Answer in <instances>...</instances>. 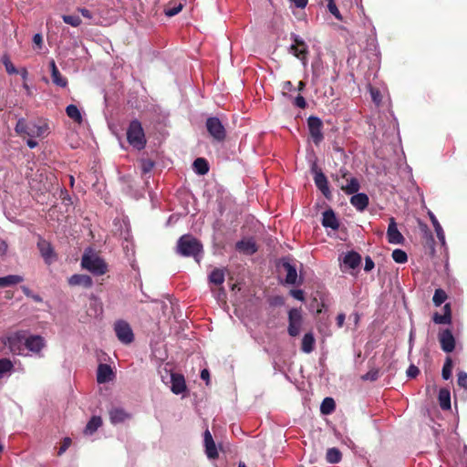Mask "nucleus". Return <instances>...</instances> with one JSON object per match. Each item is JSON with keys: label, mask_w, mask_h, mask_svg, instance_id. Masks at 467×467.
Here are the masks:
<instances>
[{"label": "nucleus", "mask_w": 467, "mask_h": 467, "mask_svg": "<svg viewBox=\"0 0 467 467\" xmlns=\"http://www.w3.org/2000/svg\"><path fill=\"white\" fill-rule=\"evenodd\" d=\"M360 262H361V255L359 254H358V252H355V251L348 252L343 259V263L346 265H348L349 267H351V269H355V267H358L359 265Z\"/></svg>", "instance_id": "nucleus-29"}, {"label": "nucleus", "mask_w": 467, "mask_h": 467, "mask_svg": "<svg viewBox=\"0 0 467 467\" xmlns=\"http://www.w3.org/2000/svg\"><path fill=\"white\" fill-rule=\"evenodd\" d=\"M327 461L331 463H336L341 461L342 454L338 448H328L326 455Z\"/></svg>", "instance_id": "nucleus-36"}, {"label": "nucleus", "mask_w": 467, "mask_h": 467, "mask_svg": "<svg viewBox=\"0 0 467 467\" xmlns=\"http://www.w3.org/2000/svg\"><path fill=\"white\" fill-rule=\"evenodd\" d=\"M290 39L293 41L289 48L290 53L306 65L307 62V55L309 54L306 41L295 33L290 34Z\"/></svg>", "instance_id": "nucleus-6"}, {"label": "nucleus", "mask_w": 467, "mask_h": 467, "mask_svg": "<svg viewBox=\"0 0 467 467\" xmlns=\"http://www.w3.org/2000/svg\"><path fill=\"white\" fill-rule=\"evenodd\" d=\"M102 424V419L99 416H92L89 421L88 422L84 432L86 434H92L94 431H98L99 426Z\"/></svg>", "instance_id": "nucleus-35"}, {"label": "nucleus", "mask_w": 467, "mask_h": 467, "mask_svg": "<svg viewBox=\"0 0 467 467\" xmlns=\"http://www.w3.org/2000/svg\"><path fill=\"white\" fill-rule=\"evenodd\" d=\"M193 170L199 174L209 172V162L204 158H197L193 161Z\"/></svg>", "instance_id": "nucleus-33"}, {"label": "nucleus", "mask_w": 467, "mask_h": 467, "mask_svg": "<svg viewBox=\"0 0 467 467\" xmlns=\"http://www.w3.org/2000/svg\"><path fill=\"white\" fill-rule=\"evenodd\" d=\"M458 386L467 390V373L464 371L458 372Z\"/></svg>", "instance_id": "nucleus-48"}, {"label": "nucleus", "mask_w": 467, "mask_h": 467, "mask_svg": "<svg viewBox=\"0 0 467 467\" xmlns=\"http://www.w3.org/2000/svg\"><path fill=\"white\" fill-rule=\"evenodd\" d=\"M66 112L69 119H73L76 123L81 124L83 122V116L76 105H67L66 108Z\"/></svg>", "instance_id": "nucleus-30"}, {"label": "nucleus", "mask_w": 467, "mask_h": 467, "mask_svg": "<svg viewBox=\"0 0 467 467\" xmlns=\"http://www.w3.org/2000/svg\"><path fill=\"white\" fill-rule=\"evenodd\" d=\"M204 443H205V453L210 459H216L219 453L216 450V444L213 439V436L209 430L204 431Z\"/></svg>", "instance_id": "nucleus-18"}, {"label": "nucleus", "mask_w": 467, "mask_h": 467, "mask_svg": "<svg viewBox=\"0 0 467 467\" xmlns=\"http://www.w3.org/2000/svg\"><path fill=\"white\" fill-rule=\"evenodd\" d=\"M430 218L432 223V226L436 232V236L440 239V241L444 242L445 235H444V232H443V229H442L440 222H438V220L434 214H431Z\"/></svg>", "instance_id": "nucleus-37"}, {"label": "nucleus", "mask_w": 467, "mask_h": 467, "mask_svg": "<svg viewBox=\"0 0 467 467\" xmlns=\"http://www.w3.org/2000/svg\"><path fill=\"white\" fill-rule=\"evenodd\" d=\"M205 127L209 134L215 141H223L227 137V130L219 118L211 116L205 121Z\"/></svg>", "instance_id": "nucleus-5"}, {"label": "nucleus", "mask_w": 467, "mask_h": 467, "mask_svg": "<svg viewBox=\"0 0 467 467\" xmlns=\"http://www.w3.org/2000/svg\"><path fill=\"white\" fill-rule=\"evenodd\" d=\"M440 406L442 410L451 409V392L448 389H441L439 393Z\"/></svg>", "instance_id": "nucleus-34"}, {"label": "nucleus", "mask_w": 467, "mask_h": 467, "mask_svg": "<svg viewBox=\"0 0 467 467\" xmlns=\"http://www.w3.org/2000/svg\"><path fill=\"white\" fill-rule=\"evenodd\" d=\"M111 374H113V371L109 365L99 364L97 370L98 382L106 383V381L110 380Z\"/></svg>", "instance_id": "nucleus-25"}, {"label": "nucleus", "mask_w": 467, "mask_h": 467, "mask_svg": "<svg viewBox=\"0 0 467 467\" xmlns=\"http://www.w3.org/2000/svg\"><path fill=\"white\" fill-rule=\"evenodd\" d=\"M350 203L359 212H363L369 204V198L366 193L357 192L351 195Z\"/></svg>", "instance_id": "nucleus-21"}, {"label": "nucleus", "mask_w": 467, "mask_h": 467, "mask_svg": "<svg viewBox=\"0 0 467 467\" xmlns=\"http://www.w3.org/2000/svg\"><path fill=\"white\" fill-rule=\"evenodd\" d=\"M71 443H72V440L70 439V437H65L62 441V444L60 445V447L58 449V455H62L63 452L67 451V449L70 447Z\"/></svg>", "instance_id": "nucleus-49"}, {"label": "nucleus", "mask_w": 467, "mask_h": 467, "mask_svg": "<svg viewBox=\"0 0 467 467\" xmlns=\"http://www.w3.org/2000/svg\"><path fill=\"white\" fill-rule=\"evenodd\" d=\"M322 224L325 227H330V229L337 230L339 226V222L337 218V215L332 209H327L323 213L322 216Z\"/></svg>", "instance_id": "nucleus-22"}, {"label": "nucleus", "mask_w": 467, "mask_h": 467, "mask_svg": "<svg viewBox=\"0 0 467 467\" xmlns=\"http://www.w3.org/2000/svg\"><path fill=\"white\" fill-rule=\"evenodd\" d=\"M127 140L128 143L138 150H142V149L146 147L147 140L145 130L139 119H132L131 122H130L127 129Z\"/></svg>", "instance_id": "nucleus-1"}, {"label": "nucleus", "mask_w": 467, "mask_h": 467, "mask_svg": "<svg viewBox=\"0 0 467 467\" xmlns=\"http://www.w3.org/2000/svg\"><path fill=\"white\" fill-rule=\"evenodd\" d=\"M23 280V276L17 275L0 276V287L12 286V285L22 283Z\"/></svg>", "instance_id": "nucleus-31"}, {"label": "nucleus", "mask_w": 467, "mask_h": 467, "mask_svg": "<svg viewBox=\"0 0 467 467\" xmlns=\"http://www.w3.org/2000/svg\"><path fill=\"white\" fill-rule=\"evenodd\" d=\"M441 348L445 352H451L456 346V340L451 329H444L439 333Z\"/></svg>", "instance_id": "nucleus-13"}, {"label": "nucleus", "mask_w": 467, "mask_h": 467, "mask_svg": "<svg viewBox=\"0 0 467 467\" xmlns=\"http://www.w3.org/2000/svg\"><path fill=\"white\" fill-rule=\"evenodd\" d=\"M294 104L297 107V108H300V109H306V106H307V102L305 99V97H302V95H297L296 98H295V101H294Z\"/></svg>", "instance_id": "nucleus-51"}, {"label": "nucleus", "mask_w": 467, "mask_h": 467, "mask_svg": "<svg viewBox=\"0 0 467 467\" xmlns=\"http://www.w3.org/2000/svg\"><path fill=\"white\" fill-rule=\"evenodd\" d=\"M370 94L373 101L376 103L381 102V95L379 89H376V88H370Z\"/></svg>", "instance_id": "nucleus-54"}, {"label": "nucleus", "mask_w": 467, "mask_h": 467, "mask_svg": "<svg viewBox=\"0 0 467 467\" xmlns=\"http://www.w3.org/2000/svg\"><path fill=\"white\" fill-rule=\"evenodd\" d=\"M183 5L179 4L176 5H171V4H169L164 8V14L168 16H176V14L180 13L182 9Z\"/></svg>", "instance_id": "nucleus-43"}, {"label": "nucleus", "mask_w": 467, "mask_h": 467, "mask_svg": "<svg viewBox=\"0 0 467 467\" xmlns=\"http://www.w3.org/2000/svg\"><path fill=\"white\" fill-rule=\"evenodd\" d=\"M171 390L174 394H182L186 390L185 377L180 375V373H171Z\"/></svg>", "instance_id": "nucleus-17"}, {"label": "nucleus", "mask_w": 467, "mask_h": 467, "mask_svg": "<svg viewBox=\"0 0 467 467\" xmlns=\"http://www.w3.org/2000/svg\"><path fill=\"white\" fill-rule=\"evenodd\" d=\"M308 132L314 144L318 145L324 140L323 121L317 116H309L307 119Z\"/></svg>", "instance_id": "nucleus-7"}, {"label": "nucleus", "mask_w": 467, "mask_h": 467, "mask_svg": "<svg viewBox=\"0 0 467 467\" xmlns=\"http://www.w3.org/2000/svg\"><path fill=\"white\" fill-rule=\"evenodd\" d=\"M387 239L389 244H402L405 242V237L400 232L395 218L389 219L387 230Z\"/></svg>", "instance_id": "nucleus-12"}, {"label": "nucleus", "mask_w": 467, "mask_h": 467, "mask_svg": "<svg viewBox=\"0 0 467 467\" xmlns=\"http://www.w3.org/2000/svg\"><path fill=\"white\" fill-rule=\"evenodd\" d=\"M2 62L5 67V70L9 74H16L17 68H16L15 65L10 61L8 57H4L2 58Z\"/></svg>", "instance_id": "nucleus-45"}, {"label": "nucleus", "mask_w": 467, "mask_h": 467, "mask_svg": "<svg viewBox=\"0 0 467 467\" xmlns=\"http://www.w3.org/2000/svg\"><path fill=\"white\" fill-rule=\"evenodd\" d=\"M201 379L205 380L206 381V384H209V380H210V371L209 369L207 368H203L202 371H201Z\"/></svg>", "instance_id": "nucleus-58"}, {"label": "nucleus", "mask_w": 467, "mask_h": 467, "mask_svg": "<svg viewBox=\"0 0 467 467\" xmlns=\"http://www.w3.org/2000/svg\"><path fill=\"white\" fill-rule=\"evenodd\" d=\"M293 88H294V86H293V83L291 82V80H286L285 83H283L284 90L291 91V90H293Z\"/></svg>", "instance_id": "nucleus-62"}, {"label": "nucleus", "mask_w": 467, "mask_h": 467, "mask_svg": "<svg viewBox=\"0 0 467 467\" xmlns=\"http://www.w3.org/2000/svg\"><path fill=\"white\" fill-rule=\"evenodd\" d=\"M50 67H51V78L53 80V83L57 85L58 87L65 88L68 84V80L66 77L61 75L60 71L58 70L56 62L52 60L50 62Z\"/></svg>", "instance_id": "nucleus-24"}, {"label": "nucleus", "mask_w": 467, "mask_h": 467, "mask_svg": "<svg viewBox=\"0 0 467 467\" xmlns=\"http://www.w3.org/2000/svg\"><path fill=\"white\" fill-rule=\"evenodd\" d=\"M14 365L9 358H0V378L5 372H9L13 368Z\"/></svg>", "instance_id": "nucleus-44"}, {"label": "nucleus", "mask_w": 467, "mask_h": 467, "mask_svg": "<svg viewBox=\"0 0 467 467\" xmlns=\"http://www.w3.org/2000/svg\"><path fill=\"white\" fill-rule=\"evenodd\" d=\"M336 409V401L334 398L327 397L322 400V404L320 405V411L323 415H329V413L334 412Z\"/></svg>", "instance_id": "nucleus-32"}, {"label": "nucleus", "mask_w": 467, "mask_h": 467, "mask_svg": "<svg viewBox=\"0 0 467 467\" xmlns=\"http://www.w3.org/2000/svg\"><path fill=\"white\" fill-rule=\"evenodd\" d=\"M303 323L302 310L300 308H291L288 312L287 333L290 337L299 335Z\"/></svg>", "instance_id": "nucleus-9"}, {"label": "nucleus", "mask_w": 467, "mask_h": 467, "mask_svg": "<svg viewBox=\"0 0 467 467\" xmlns=\"http://www.w3.org/2000/svg\"><path fill=\"white\" fill-rule=\"evenodd\" d=\"M420 374V369L416 365H410L407 368V375L410 378H416Z\"/></svg>", "instance_id": "nucleus-52"}, {"label": "nucleus", "mask_w": 467, "mask_h": 467, "mask_svg": "<svg viewBox=\"0 0 467 467\" xmlns=\"http://www.w3.org/2000/svg\"><path fill=\"white\" fill-rule=\"evenodd\" d=\"M21 288H22L24 294L26 296H27V297H32L33 293L31 292V290L29 289L28 286L23 285V286H21Z\"/></svg>", "instance_id": "nucleus-63"}, {"label": "nucleus", "mask_w": 467, "mask_h": 467, "mask_svg": "<svg viewBox=\"0 0 467 467\" xmlns=\"http://www.w3.org/2000/svg\"><path fill=\"white\" fill-rule=\"evenodd\" d=\"M62 20L64 23L69 24L72 26H78L81 24V18L78 16L63 15Z\"/></svg>", "instance_id": "nucleus-42"}, {"label": "nucleus", "mask_w": 467, "mask_h": 467, "mask_svg": "<svg viewBox=\"0 0 467 467\" xmlns=\"http://www.w3.org/2000/svg\"><path fill=\"white\" fill-rule=\"evenodd\" d=\"M444 315H448V324L451 322V310L450 304H445L443 306Z\"/></svg>", "instance_id": "nucleus-59"}, {"label": "nucleus", "mask_w": 467, "mask_h": 467, "mask_svg": "<svg viewBox=\"0 0 467 467\" xmlns=\"http://www.w3.org/2000/svg\"><path fill=\"white\" fill-rule=\"evenodd\" d=\"M340 189L347 194H354L360 188L359 180L352 176L348 169H340L338 175L334 177Z\"/></svg>", "instance_id": "nucleus-2"}, {"label": "nucleus", "mask_w": 467, "mask_h": 467, "mask_svg": "<svg viewBox=\"0 0 467 467\" xmlns=\"http://www.w3.org/2000/svg\"><path fill=\"white\" fill-rule=\"evenodd\" d=\"M312 170L314 171L315 173L314 182L316 186L321 192V193L324 194L326 198H330L331 192L328 186L327 177L325 176L324 172L321 171V170L317 169V165H314L312 167Z\"/></svg>", "instance_id": "nucleus-11"}, {"label": "nucleus", "mask_w": 467, "mask_h": 467, "mask_svg": "<svg viewBox=\"0 0 467 467\" xmlns=\"http://www.w3.org/2000/svg\"><path fill=\"white\" fill-rule=\"evenodd\" d=\"M290 295L298 299V301H305V293L301 289H292L290 290Z\"/></svg>", "instance_id": "nucleus-53"}, {"label": "nucleus", "mask_w": 467, "mask_h": 467, "mask_svg": "<svg viewBox=\"0 0 467 467\" xmlns=\"http://www.w3.org/2000/svg\"><path fill=\"white\" fill-rule=\"evenodd\" d=\"M33 43L35 45H37L38 47H41V46L43 44V36H41V34H39V33L35 34V36H33Z\"/></svg>", "instance_id": "nucleus-57"}, {"label": "nucleus", "mask_w": 467, "mask_h": 467, "mask_svg": "<svg viewBox=\"0 0 467 467\" xmlns=\"http://www.w3.org/2000/svg\"><path fill=\"white\" fill-rule=\"evenodd\" d=\"M453 368V361L450 357H448L443 364L442 369H441V377L443 379H450L451 376Z\"/></svg>", "instance_id": "nucleus-38"}, {"label": "nucleus", "mask_w": 467, "mask_h": 467, "mask_svg": "<svg viewBox=\"0 0 467 467\" xmlns=\"http://www.w3.org/2000/svg\"><path fill=\"white\" fill-rule=\"evenodd\" d=\"M296 6L298 8H305L307 5L308 0H292Z\"/></svg>", "instance_id": "nucleus-61"}, {"label": "nucleus", "mask_w": 467, "mask_h": 467, "mask_svg": "<svg viewBox=\"0 0 467 467\" xmlns=\"http://www.w3.org/2000/svg\"><path fill=\"white\" fill-rule=\"evenodd\" d=\"M433 322L436 324H448V315H441L435 312L432 317Z\"/></svg>", "instance_id": "nucleus-50"}, {"label": "nucleus", "mask_w": 467, "mask_h": 467, "mask_svg": "<svg viewBox=\"0 0 467 467\" xmlns=\"http://www.w3.org/2000/svg\"><path fill=\"white\" fill-rule=\"evenodd\" d=\"M278 266H282L283 269L286 272L285 283L286 284H296L297 279V273L295 265H291L289 258H281Z\"/></svg>", "instance_id": "nucleus-15"}, {"label": "nucleus", "mask_w": 467, "mask_h": 467, "mask_svg": "<svg viewBox=\"0 0 467 467\" xmlns=\"http://www.w3.org/2000/svg\"><path fill=\"white\" fill-rule=\"evenodd\" d=\"M78 11L82 14L83 16L87 17L88 19H92L93 17V15L91 13V11H89V9L88 8H78Z\"/></svg>", "instance_id": "nucleus-56"}, {"label": "nucleus", "mask_w": 467, "mask_h": 467, "mask_svg": "<svg viewBox=\"0 0 467 467\" xmlns=\"http://www.w3.org/2000/svg\"><path fill=\"white\" fill-rule=\"evenodd\" d=\"M37 248L41 256L45 259V262L47 264L52 263L55 257V251L51 244L47 240L40 239L37 244Z\"/></svg>", "instance_id": "nucleus-16"}, {"label": "nucleus", "mask_w": 467, "mask_h": 467, "mask_svg": "<svg viewBox=\"0 0 467 467\" xmlns=\"http://www.w3.org/2000/svg\"><path fill=\"white\" fill-rule=\"evenodd\" d=\"M38 143L36 140H27V147L33 149V148H36L37 147Z\"/></svg>", "instance_id": "nucleus-64"}, {"label": "nucleus", "mask_w": 467, "mask_h": 467, "mask_svg": "<svg viewBox=\"0 0 467 467\" xmlns=\"http://www.w3.org/2000/svg\"><path fill=\"white\" fill-rule=\"evenodd\" d=\"M70 286L92 287L93 280L87 275H73L67 280Z\"/></svg>", "instance_id": "nucleus-19"}, {"label": "nucleus", "mask_w": 467, "mask_h": 467, "mask_svg": "<svg viewBox=\"0 0 467 467\" xmlns=\"http://www.w3.org/2000/svg\"><path fill=\"white\" fill-rule=\"evenodd\" d=\"M448 298V295L443 289H436L434 291V296L432 297V301L435 306H441L445 302Z\"/></svg>", "instance_id": "nucleus-39"}, {"label": "nucleus", "mask_w": 467, "mask_h": 467, "mask_svg": "<svg viewBox=\"0 0 467 467\" xmlns=\"http://www.w3.org/2000/svg\"><path fill=\"white\" fill-rule=\"evenodd\" d=\"M346 319V315L338 314L337 317V326L342 327Z\"/></svg>", "instance_id": "nucleus-60"}, {"label": "nucleus", "mask_w": 467, "mask_h": 467, "mask_svg": "<svg viewBox=\"0 0 467 467\" xmlns=\"http://www.w3.org/2000/svg\"><path fill=\"white\" fill-rule=\"evenodd\" d=\"M155 162L151 161V159H143L141 161V170L144 173L150 172L151 169H153Z\"/></svg>", "instance_id": "nucleus-47"}, {"label": "nucleus", "mask_w": 467, "mask_h": 467, "mask_svg": "<svg viewBox=\"0 0 467 467\" xmlns=\"http://www.w3.org/2000/svg\"><path fill=\"white\" fill-rule=\"evenodd\" d=\"M15 130L17 134L28 137H40L44 133L43 127L30 126L26 119H19Z\"/></svg>", "instance_id": "nucleus-10"}, {"label": "nucleus", "mask_w": 467, "mask_h": 467, "mask_svg": "<svg viewBox=\"0 0 467 467\" xmlns=\"http://www.w3.org/2000/svg\"><path fill=\"white\" fill-rule=\"evenodd\" d=\"M114 331L122 344H130V342L134 341L133 330L130 324L127 321H123V319L115 322Z\"/></svg>", "instance_id": "nucleus-8"}, {"label": "nucleus", "mask_w": 467, "mask_h": 467, "mask_svg": "<svg viewBox=\"0 0 467 467\" xmlns=\"http://www.w3.org/2000/svg\"><path fill=\"white\" fill-rule=\"evenodd\" d=\"M235 248L237 251L244 253V254H254L257 251L256 243L252 239L237 241Z\"/></svg>", "instance_id": "nucleus-23"}, {"label": "nucleus", "mask_w": 467, "mask_h": 467, "mask_svg": "<svg viewBox=\"0 0 467 467\" xmlns=\"http://www.w3.org/2000/svg\"><path fill=\"white\" fill-rule=\"evenodd\" d=\"M379 376V368H371L362 376L364 380H377Z\"/></svg>", "instance_id": "nucleus-46"}, {"label": "nucleus", "mask_w": 467, "mask_h": 467, "mask_svg": "<svg viewBox=\"0 0 467 467\" xmlns=\"http://www.w3.org/2000/svg\"><path fill=\"white\" fill-rule=\"evenodd\" d=\"M327 2V8L329 12L336 17V19L342 21L343 16L341 12H339L335 0H326Z\"/></svg>", "instance_id": "nucleus-41"}, {"label": "nucleus", "mask_w": 467, "mask_h": 467, "mask_svg": "<svg viewBox=\"0 0 467 467\" xmlns=\"http://www.w3.org/2000/svg\"><path fill=\"white\" fill-rule=\"evenodd\" d=\"M81 265L94 275H103L108 271L106 262L98 255L84 254L81 259Z\"/></svg>", "instance_id": "nucleus-3"}, {"label": "nucleus", "mask_w": 467, "mask_h": 467, "mask_svg": "<svg viewBox=\"0 0 467 467\" xmlns=\"http://www.w3.org/2000/svg\"><path fill=\"white\" fill-rule=\"evenodd\" d=\"M6 344L12 352H20L26 345V334L24 332L11 334L7 337Z\"/></svg>", "instance_id": "nucleus-14"}, {"label": "nucleus", "mask_w": 467, "mask_h": 467, "mask_svg": "<svg viewBox=\"0 0 467 467\" xmlns=\"http://www.w3.org/2000/svg\"><path fill=\"white\" fill-rule=\"evenodd\" d=\"M178 252L182 255H196L202 250V244L192 235H182L177 244Z\"/></svg>", "instance_id": "nucleus-4"}, {"label": "nucleus", "mask_w": 467, "mask_h": 467, "mask_svg": "<svg viewBox=\"0 0 467 467\" xmlns=\"http://www.w3.org/2000/svg\"><path fill=\"white\" fill-rule=\"evenodd\" d=\"M225 269L214 268L208 276L209 282L214 285H223L225 281Z\"/></svg>", "instance_id": "nucleus-28"}, {"label": "nucleus", "mask_w": 467, "mask_h": 467, "mask_svg": "<svg viewBox=\"0 0 467 467\" xmlns=\"http://www.w3.org/2000/svg\"><path fill=\"white\" fill-rule=\"evenodd\" d=\"M130 415L122 408H112L109 410V419L112 423H120L129 419Z\"/></svg>", "instance_id": "nucleus-26"}, {"label": "nucleus", "mask_w": 467, "mask_h": 467, "mask_svg": "<svg viewBox=\"0 0 467 467\" xmlns=\"http://www.w3.org/2000/svg\"><path fill=\"white\" fill-rule=\"evenodd\" d=\"M315 336L313 332L306 333L301 341V349L306 353L312 352L315 349Z\"/></svg>", "instance_id": "nucleus-27"}, {"label": "nucleus", "mask_w": 467, "mask_h": 467, "mask_svg": "<svg viewBox=\"0 0 467 467\" xmlns=\"http://www.w3.org/2000/svg\"><path fill=\"white\" fill-rule=\"evenodd\" d=\"M392 258L397 263H406L408 262V254L406 251L400 250V248H397L391 254Z\"/></svg>", "instance_id": "nucleus-40"}, {"label": "nucleus", "mask_w": 467, "mask_h": 467, "mask_svg": "<svg viewBox=\"0 0 467 467\" xmlns=\"http://www.w3.org/2000/svg\"><path fill=\"white\" fill-rule=\"evenodd\" d=\"M45 346V340L41 336H30L26 337L25 347L30 351L39 353Z\"/></svg>", "instance_id": "nucleus-20"}, {"label": "nucleus", "mask_w": 467, "mask_h": 467, "mask_svg": "<svg viewBox=\"0 0 467 467\" xmlns=\"http://www.w3.org/2000/svg\"><path fill=\"white\" fill-rule=\"evenodd\" d=\"M374 266H375V263H374L373 259L371 257H369V255H367V257L365 258V270L370 271L374 268Z\"/></svg>", "instance_id": "nucleus-55"}]
</instances>
